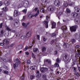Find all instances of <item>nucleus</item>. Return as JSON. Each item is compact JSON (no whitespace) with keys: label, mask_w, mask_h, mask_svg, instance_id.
<instances>
[{"label":"nucleus","mask_w":80,"mask_h":80,"mask_svg":"<svg viewBox=\"0 0 80 80\" xmlns=\"http://www.w3.org/2000/svg\"><path fill=\"white\" fill-rule=\"evenodd\" d=\"M60 2L58 0H56L54 2V4L57 7H59L60 6Z\"/></svg>","instance_id":"6"},{"label":"nucleus","mask_w":80,"mask_h":80,"mask_svg":"<svg viewBox=\"0 0 80 80\" xmlns=\"http://www.w3.org/2000/svg\"><path fill=\"white\" fill-rule=\"evenodd\" d=\"M10 3V1L9 0H5L4 1V4L6 6H8Z\"/></svg>","instance_id":"11"},{"label":"nucleus","mask_w":80,"mask_h":80,"mask_svg":"<svg viewBox=\"0 0 80 80\" xmlns=\"http://www.w3.org/2000/svg\"><path fill=\"white\" fill-rule=\"evenodd\" d=\"M33 17V15L31 14H30L28 15V18H31Z\"/></svg>","instance_id":"27"},{"label":"nucleus","mask_w":80,"mask_h":80,"mask_svg":"<svg viewBox=\"0 0 80 80\" xmlns=\"http://www.w3.org/2000/svg\"><path fill=\"white\" fill-rule=\"evenodd\" d=\"M4 43H4L3 42V43H0V46H3L4 45Z\"/></svg>","instance_id":"52"},{"label":"nucleus","mask_w":80,"mask_h":80,"mask_svg":"<svg viewBox=\"0 0 80 80\" xmlns=\"http://www.w3.org/2000/svg\"><path fill=\"white\" fill-rule=\"evenodd\" d=\"M75 12H73L72 15L73 18H76L78 16V14H80V10L79 8L77 7H75Z\"/></svg>","instance_id":"2"},{"label":"nucleus","mask_w":80,"mask_h":80,"mask_svg":"<svg viewBox=\"0 0 80 80\" xmlns=\"http://www.w3.org/2000/svg\"><path fill=\"white\" fill-rule=\"evenodd\" d=\"M63 13V12H60L59 13L58 15L57 14V16L58 17V18L59 19V17L61 15V14H62Z\"/></svg>","instance_id":"22"},{"label":"nucleus","mask_w":80,"mask_h":80,"mask_svg":"<svg viewBox=\"0 0 80 80\" xmlns=\"http://www.w3.org/2000/svg\"><path fill=\"white\" fill-rule=\"evenodd\" d=\"M56 36V34L54 33H53L52 35V37H54V36Z\"/></svg>","instance_id":"43"},{"label":"nucleus","mask_w":80,"mask_h":80,"mask_svg":"<svg viewBox=\"0 0 80 80\" xmlns=\"http://www.w3.org/2000/svg\"><path fill=\"white\" fill-rule=\"evenodd\" d=\"M8 10V8L7 7L5 8V9H4V11L7 12Z\"/></svg>","instance_id":"56"},{"label":"nucleus","mask_w":80,"mask_h":80,"mask_svg":"<svg viewBox=\"0 0 80 80\" xmlns=\"http://www.w3.org/2000/svg\"><path fill=\"white\" fill-rule=\"evenodd\" d=\"M39 10H38L37 13L35 14V15H34V16L35 17H37V16L38 15V14H39Z\"/></svg>","instance_id":"26"},{"label":"nucleus","mask_w":80,"mask_h":80,"mask_svg":"<svg viewBox=\"0 0 80 80\" xmlns=\"http://www.w3.org/2000/svg\"><path fill=\"white\" fill-rule=\"evenodd\" d=\"M35 68H37L36 66H32L30 67V69L31 70H35Z\"/></svg>","instance_id":"20"},{"label":"nucleus","mask_w":80,"mask_h":80,"mask_svg":"<svg viewBox=\"0 0 80 80\" xmlns=\"http://www.w3.org/2000/svg\"><path fill=\"white\" fill-rule=\"evenodd\" d=\"M22 12L24 13H26L27 12V9H25L23 10H22Z\"/></svg>","instance_id":"46"},{"label":"nucleus","mask_w":80,"mask_h":80,"mask_svg":"<svg viewBox=\"0 0 80 80\" xmlns=\"http://www.w3.org/2000/svg\"><path fill=\"white\" fill-rule=\"evenodd\" d=\"M25 73H23L22 76L21 77V78H20V79H21V80H23L25 78Z\"/></svg>","instance_id":"31"},{"label":"nucleus","mask_w":80,"mask_h":80,"mask_svg":"<svg viewBox=\"0 0 80 80\" xmlns=\"http://www.w3.org/2000/svg\"><path fill=\"white\" fill-rule=\"evenodd\" d=\"M16 61H17V63H16L15 64H13V67L14 68V70H15L17 67H18V65L20 64L21 62L20 61V60L18 59H16Z\"/></svg>","instance_id":"4"},{"label":"nucleus","mask_w":80,"mask_h":80,"mask_svg":"<svg viewBox=\"0 0 80 80\" xmlns=\"http://www.w3.org/2000/svg\"><path fill=\"white\" fill-rule=\"evenodd\" d=\"M10 32H12L15 33L16 31L14 30H12L11 29V31H10Z\"/></svg>","instance_id":"51"},{"label":"nucleus","mask_w":80,"mask_h":80,"mask_svg":"<svg viewBox=\"0 0 80 80\" xmlns=\"http://www.w3.org/2000/svg\"><path fill=\"white\" fill-rule=\"evenodd\" d=\"M56 67H59V64H58L57 63H56Z\"/></svg>","instance_id":"54"},{"label":"nucleus","mask_w":80,"mask_h":80,"mask_svg":"<svg viewBox=\"0 0 80 80\" xmlns=\"http://www.w3.org/2000/svg\"><path fill=\"white\" fill-rule=\"evenodd\" d=\"M4 74H8L9 73V72L8 71H7V70H5L4 71Z\"/></svg>","instance_id":"40"},{"label":"nucleus","mask_w":80,"mask_h":80,"mask_svg":"<svg viewBox=\"0 0 80 80\" xmlns=\"http://www.w3.org/2000/svg\"><path fill=\"white\" fill-rule=\"evenodd\" d=\"M67 12L68 13L70 14L71 13V11L68 8H67L66 9Z\"/></svg>","instance_id":"29"},{"label":"nucleus","mask_w":80,"mask_h":80,"mask_svg":"<svg viewBox=\"0 0 80 80\" xmlns=\"http://www.w3.org/2000/svg\"><path fill=\"white\" fill-rule=\"evenodd\" d=\"M6 31H4V30H2L1 31V34H0V36H3V33H5Z\"/></svg>","instance_id":"18"},{"label":"nucleus","mask_w":80,"mask_h":80,"mask_svg":"<svg viewBox=\"0 0 80 80\" xmlns=\"http://www.w3.org/2000/svg\"><path fill=\"white\" fill-rule=\"evenodd\" d=\"M25 54H26L28 55L29 54V53L28 52H25Z\"/></svg>","instance_id":"59"},{"label":"nucleus","mask_w":80,"mask_h":80,"mask_svg":"<svg viewBox=\"0 0 80 80\" xmlns=\"http://www.w3.org/2000/svg\"><path fill=\"white\" fill-rule=\"evenodd\" d=\"M78 28V26H72L70 27V29L71 32L76 31V29Z\"/></svg>","instance_id":"5"},{"label":"nucleus","mask_w":80,"mask_h":80,"mask_svg":"<svg viewBox=\"0 0 80 80\" xmlns=\"http://www.w3.org/2000/svg\"><path fill=\"white\" fill-rule=\"evenodd\" d=\"M3 42L4 43H6V44H9V42L8 40L7 39H5L3 40Z\"/></svg>","instance_id":"16"},{"label":"nucleus","mask_w":80,"mask_h":80,"mask_svg":"<svg viewBox=\"0 0 80 80\" xmlns=\"http://www.w3.org/2000/svg\"><path fill=\"white\" fill-rule=\"evenodd\" d=\"M42 2H44L45 3H46L48 2V0H42Z\"/></svg>","instance_id":"48"},{"label":"nucleus","mask_w":80,"mask_h":80,"mask_svg":"<svg viewBox=\"0 0 80 80\" xmlns=\"http://www.w3.org/2000/svg\"><path fill=\"white\" fill-rule=\"evenodd\" d=\"M18 12L17 10H15L13 16L14 17H17L18 15Z\"/></svg>","instance_id":"15"},{"label":"nucleus","mask_w":80,"mask_h":80,"mask_svg":"<svg viewBox=\"0 0 80 80\" xmlns=\"http://www.w3.org/2000/svg\"><path fill=\"white\" fill-rule=\"evenodd\" d=\"M31 63V60H30L28 59L27 61V64H30Z\"/></svg>","instance_id":"41"},{"label":"nucleus","mask_w":80,"mask_h":80,"mask_svg":"<svg viewBox=\"0 0 80 80\" xmlns=\"http://www.w3.org/2000/svg\"><path fill=\"white\" fill-rule=\"evenodd\" d=\"M32 58H35V56L34 55V54H33V53L32 52Z\"/></svg>","instance_id":"50"},{"label":"nucleus","mask_w":80,"mask_h":80,"mask_svg":"<svg viewBox=\"0 0 80 80\" xmlns=\"http://www.w3.org/2000/svg\"><path fill=\"white\" fill-rule=\"evenodd\" d=\"M48 68H42L41 69L40 71L42 73L48 71Z\"/></svg>","instance_id":"8"},{"label":"nucleus","mask_w":80,"mask_h":80,"mask_svg":"<svg viewBox=\"0 0 80 80\" xmlns=\"http://www.w3.org/2000/svg\"><path fill=\"white\" fill-rule=\"evenodd\" d=\"M46 48L45 47H43L42 48V52H44L46 51Z\"/></svg>","instance_id":"19"},{"label":"nucleus","mask_w":80,"mask_h":80,"mask_svg":"<svg viewBox=\"0 0 80 80\" xmlns=\"http://www.w3.org/2000/svg\"><path fill=\"white\" fill-rule=\"evenodd\" d=\"M74 75L76 76L77 77H79L80 76L79 73L77 72H74Z\"/></svg>","instance_id":"17"},{"label":"nucleus","mask_w":80,"mask_h":80,"mask_svg":"<svg viewBox=\"0 0 80 80\" xmlns=\"http://www.w3.org/2000/svg\"><path fill=\"white\" fill-rule=\"evenodd\" d=\"M45 62H47L48 63H50L51 62V61L49 59H47L45 61Z\"/></svg>","instance_id":"28"},{"label":"nucleus","mask_w":80,"mask_h":80,"mask_svg":"<svg viewBox=\"0 0 80 80\" xmlns=\"http://www.w3.org/2000/svg\"><path fill=\"white\" fill-rule=\"evenodd\" d=\"M64 5L65 7H67L68 5L67 1H65L64 2Z\"/></svg>","instance_id":"24"},{"label":"nucleus","mask_w":80,"mask_h":80,"mask_svg":"<svg viewBox=\"0 0 80 80\" xmlns=\"http://www.w3.org/2000/svg\"><path fill=\"white\" fill-rule=\"evenodd\" d=\"M6 30L8 31H11V29H10L9 27H6Z\"/></svg>","instance_id":"34"},{"label":"nucleus","mask_w":80,"mask_h":80,"mask_svg":"<svg viewBox=\"0 0 80 80\" xmlns=\"http://www.w3.org/2000/svg\"><path fill=\"white\" fill-rule=\"evenodd\" d=\"M30 23L29 22H27L26 23V26L24 27V28H27L28 27V25H29Z\"/></svg>","instance_id":"25"},{"label":"nucleus","mask_w":80,"mask_h":80,"mask_svg":"<svg viewBox=\"0 0 80 80\" xmlns=\"http://www.w3.org/2000/svg\"><path fill=\"white\" fill-rule=\"evenodd\" d=\"M38 51V49L37 48H33V51L34 52H36Z\"/></svg>","instance_id":"39"},{"label":"nucleus","mask_w":80,"mask_h":80,"mask_svg":"<svg viewBox=\"0 0 80 80\" xmlns=\"http://www.w3.org/2000/svg\"><path fill=\"white\" fill-rule=\"evenodd\" d=\"M48 9L50 11L52 12L55 9V7L53 6H50L48 7Z\"/></svg>","instance_id":"10"},{"label":"nucleus","mask_w":80,"mask_h":80,"mask_svg":"<svg viewBox=\"0 0 80 80\" xmlns=\"http://www.w3.org/2000/svg\"><path fill=\"white\" fill-rule=\"evenodd\" d=\"M73 71L74 72H76L77 71H76V68L75 67H73Z\"/></svg>","instance_id":"47"},{"label":"nucleus","mask_w":80,"mask_h":80,"mask_svg":"<svg viewBox=\"0 0 80 80\" xmlns=\"http://www.w3.org/2000/svg\"><path fill=\"white\" fill-rule=\"evenodd\" d=\"M0 60H1L2 61H3V62H6V59L3 58H0Z\"/></svg>","instance_id":"37"},{"label":"nucleus","mask_w":80,"mask_h":80,"mask_svg":"<svg viewBox=\"0 0 80 80\" xmlns=\"http://www.w3.org/2000/svg\"><path fill=\"white\" fill-rule=\"evenodd\" d=\"M37 39L38 40H39V38H40V36L39 35H37Z\"/></svg>","instance_id":"49"},{"label":"nucleus","mask_w":80,"mask_h":80,"mask_svg":"<svg viewBox=\"0 0 80 80\" xmlns=\"http://www.w3.org/2000/svg\"><path fill=\"white\" fill-rule=\"evenodd\" d=\"M29 3V2L28 1L24 0L22 2V4H20L18 6V8H21L22 7H26L28 6V4Z\"/></svg>","instance_id":"3"},{"label":"nucleus","mask_w":80,"mask_h":80,"mask_svg":"<svg viewBox=\"0 0 80 80\" xmlns=\"http://www.w3.org/2000/svg\"><path fill=\"white\" fill-rule=\"evenodd\" d=\"M61 29L63 30V31H64L67 29V27L66 26H63V27H62Z\"/></svg>","instance_id":"23"},{"label":"nucleus","mask_w":80,"mask_h":80,"mask_svg":"<svg viewBox=\"0 0 80 80\" xmlns=\"http://www.w3.org/2000/svg\"><path fill=\"white\" fill-rule=\"evenodd\" d=\"M68 54H66L64 56H63V59L65 62H67L69 60V58L68 57Z\"/></svg>","instance_id":"7"},{"label":"nucleus","mask_w":80,"mask_h":80,"mask_svg":"<svg viewBox=\"0 0 80 80\" xmlns=\"http://www.w3.org/2000/svg\"><path fill=\"white\" fill-rule=\"evenodd\" d=\"M47 40V39L45 38H44V37L43 38V41H44L45 42V41H46V40Z\"/></svg>","instance_id":"53"},{"label":"nucleus","mask_w":80,"mask_h":80,"mask_svg":"<svg viewBox=\"0 0 80 80\" xmlns=\"http://www.w3.org/2000/svg\"><path fill=\"white\" fill-rule=\"evenodd\" d=\"M57 52H58L57 51H54V53H55L56 54H57Z\"/></svg>","instance_id":"64"},{"label":"nucleus","mask_w":80,"mask_h":80,"mask_svg":"<svg viewBox=\"0 0 80 80\" xmlns=\"http://www.w3.org/2000/svg\"><path fill=\"white\" fill-rule=\"evenodd\" d=\"M56 25V23L55 22L52 23V29L55 28Z\"/></svg>","instance_id":"13"},{"label":"nucleus","mask_w":80,"mask_h":80,"mask_svg":"<svg viewBox=\"0 0 80 80\" xmlns=\"http://www.w3.org/2000/svg\"><path fill=\"white\" fill-rule=\"evenodd\" d=\"M74 52L76 53L77 52H78L76 53L75 58H77L76 59V61H77L78 60V58H77L79 57L78 60L79 62H80V45H76L75 46V50L74 51Z\"/></svg>","instance_id":"1"},{"label":"nucleus","mask_w":80,"mask_h":80,"mask_svg":"<svg viewBox=\"0 0 80 80\" xmlns=\"http://www.w3.org/2000/svg\"><path fill=\"white\" fill-rule=\"evenodd\" d=\"M6 13L3 11L0 12V17H5L6 16Z\"/></svg>","instance_id":"9"},{"label":"nucleus","mask_w":80,"mask_h":80,"mask_svg":"<svg viewBox=\"0 0 80 80\" xmlns=\"http://www.w3.org/2000/svg\"><path fill=\"white\" fill-rule=\"evenodd\" d=\"M40 12H41L44 13L45 12V11H44V8H42L41 9Z\"/></svg>","instance_id":"33"},{"label":"nucleus","mask_w":80,"mask_h":80,"mask_svg":"<svg viewBox=\"0 0 80 80\" xmlns=\"http://www.w3.org/2000/svg\"><path fill=\"white\" fill-rule=\"evenodd\" d=\"M76 42V40L74 39H73L72 40H71V42H72V44H73L74 43H75Z\"/></svg>","instance_id":"30"},{"label":"nucleus","mask_w":80,"mask_h":80,"mask_svg":"<svg viewBox=\"0 0 80 80\" xmlns=\"http://www.w3.org/2000/svg\"><path fill=\"white\" fill-rule=\"evenodd\" d=\"M3 4L2 2V1H0V6H1Z\"/></svg>","instance_id":"57"},{"label":"nucleus","mask_w":80,"mask_h":80,"mask_svg":"<svg viewBox=\"0 0 80 80\" xmlns=\"http://www.w3.org/2000/svg\"><path fill=\"white\" fill-rule=\"evenodd\" d=\"M26 36L25 35H23L22 36H21V39L22 40H23L25 39Z\"/></svg>","instance_id":"36"},{"label":"nucleus","mask_w":80,"mask_h":80,"mask_svg":"<svg viewBox=\"0 0 80 80\" xmlns=\"http://www.w3.org/2000/svg\"><path fill=\"white\" fill-rule=\"evenodd\" d=\"M41 76V74H37L36 77L38 78H40Z\"/></svg>","instance_id":"32"},{"label":"nucleus","mask_w":80,"mask_h":80,"mask_svg":"<svg viewBox=\"0 0 80 80\" xmlns=\"http://www.w3.org/2000/svg\"><path fill=\"white\" fill-rule=\"evenodd\" d=\"M26 23H24V22H23V23H22V26H25V25H26Z\"/></svg>","instance_id":"58"},{"label":"nucleus","mask_w":80,"mask_h":80,"mask_svg":"<svg viewBox=\"0 0 80 80\" xmlns=\"http://www.w3.org/2000/svg\"><path fill=\"white\" fill-rule=\"evenodd\" d=\"M42 78H46V75H43L42 76Z\"/></svg>","instance_id":"61"},{"label":"nucleus","mask_w":80,"mask_h":80,"mask_svg":"<svg viewBox=\"0 0 80 80\" xmlns=\"http://www.w3.org/2000/svg\"><path fill=\"white\" fill-rule=\"evenodd\" d=\"M54 42V40H52L51 42V44L52 45V44Z\"/></svg>","instance_id":"55"},{"label":"nucleus","mask_w":80,"mask_h":80,"mask_svg":"<svg viewBox=\"0 0 80 80\" xmlns=\"http://www.w3.org/2000/svg\"><path fill=\"white\" fill-rule=\"evenodd\" d=\"M75 4V2H72L69 4V5L70 6H72L73 5Z\"/></svg>","instance_id":"35"},{"label":"nucleus","mask_w":80,"mask_h":80,"mask_svg":"<svg viewBox=\"0 0 80 80\" xmlns=\"http://www.w3.org/2000/svg\"><path fill=\"white\" fill-rule=\"evenodd\" d=\"M32 32L29 31L28 32H27V34H26V37L27 38H29L31 35Z\"/></svg>","instance_id":"12"},{"label":"nucleus","mask_w":80,"mask_h":80,"mask_svg":"<svg viewBox=\"0 0 80 80\" xmlns=\"http://www.w3.org/2000/svg\"><path fill=\"white\" fill-rule=\"evenodd\" d=\"M38 10V8H36L34 9V10H35V11H37Z\"/></svg>","instance_id":"60"},{"label":"nucleus","mask_w":80,"mask_h":80,"mask_svg":"<svg viewBox=\"0 0 80 80\" xmlns=\"http://www.w3.org/2000/svg\"><path fill=\"white\" fill-rule=\"evenodd\" d=\"M2 26H3V23H0V28H2Z\"/></svg>","instance_id":"45"},{"label":"nucleus","mask_w":80,"mask_h":80,"mask_svg":"<svg viewBox=\"0 0 80 80\" xmlns=\"http://www.w3.org/2000/svg\"><path fill=\"white\" fill-rule=\"evenodd\" d=\"M28 47L26 46L25 48H24V51H26V50L28 49Z\"/></svg>","instance_id":"42"},{"label":"nucleus","mask_w":80,"mask_h":80,"mask_svg":"<svg viewBox=\"0 0 80 80\" xmlns=\"http://www.w3.org/2000/svg\"><path fill=\"white\" fill-rule=\"evenodd\" d=\"M34 78V76H33L32 75H31L30 78L32 80L33 78Z\"/></svg>","instance_id":"38"},{"label":"nucleus","mask_w":80,"mask_h":80,"mask_svg":"<svg viewBox=\"0 0 80 80\" xmlns=\"http://www.w3.org/2000/svg\"><path fill=\"white\" fill-rule=\"evenodd\" d=\"M68 45V43H64V44L63 45V47L64 48H67V46Z\"/></svg>","instance_id":"21"},{"label":"nucleus","mask_w":80,"mask_h":80,"mask_svg":"<svg viewBox=\"0 0 80 80\" xmlns=\"http://www.w3.org/2000/svg\"><path fill=\"white\" fill-rule=\"evenodd\" d=\"M49 19V17L48 16H47L46 17V20H48Z\"/></svg>","instance_id":"62"},{"label":"nucleus","mask_w":80,"mask_h":80,"mask_svg":"<svg viewBox=\"0 0 80 80\" xmlns=\"http://www.w3.org/2000/svg\"><path fill=\"white\" fill-rule=\"evenodd\" d=\"M56 62L58 63H60V60L58 58L57 59Z\"/></svg>","instance_id":"44"},{"label":"nucleus","mask_w":80,"mask_h":80,"mask_svg":"<svg viewBox=\"0 0 80 80\" xmlns=\"http://www.w3.org/2000/svg\"><path fill=\"white\" fill-rule=\"evenodd\" d=\"M14 44H12L11 45V47H13V46H14Z\"/></svg>","instance_id":"63"},{"label":"nucleus","mask_w":80,"mask_h":80,"mask_svg":"<svg viewBox=\"0 0 80 80\" xmlns=\"http://www.w3.org/2000/svg\"><path fill=\"white\" fill-rule=\"evenodd\" d=\"M43 23H44V25H46V28H48V21H44V22H43Z\"/></svg>","instance_id":"14"}]
</instances>
